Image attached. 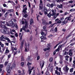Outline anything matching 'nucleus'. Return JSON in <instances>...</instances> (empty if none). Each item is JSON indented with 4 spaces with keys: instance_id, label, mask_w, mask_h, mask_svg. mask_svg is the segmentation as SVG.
<instances>
[{
    "instance_id": "obj_57",
    "label": "nucleus",
    "mask_w": 75,
    "mask_h": 75,
    "mask_svg": "<svg viewBox=\"0 0 75 75\" xmlns=\"http://www.w3.org/2000/svg\"><path fill=\"white\" fill-rule=\"evenodd\" d=\"M17 51H16L14 52V55H15L16 54H17Z\"/></svg>"
},
{
    "instance_id": "obj_22",
    "label": "nucleus",
    "mask_w": 75,
    "mask_h": 75,
    "mask_svg": "<svg viewBox=\"0 0 75 75\" xmlns=\"http://www.w3.org/2000/svg\"><path fill=\"white\" fill-rule=\"evenodd\" d=\"M49 61L50 62H52V61H53V59L52 58H50L49 59Z\"/></svg>"
},
{
    "instance_id": "obj_29",
    "label": "nucleus",
    "mask_w": 75,
    "mask_h": 75,
    "mask_svg": "<svg viewBox=\"0 0 75 75\" xmlns=\"http://www.w3.org/2000/svg\"><path fill=\"white\" fill-rule=\"evenodd\" d=\"M31 64H32L31 63H30L29 62H28L27 63V65H28V66H29V65H31Z\"/></svg>"
},
{
    "instance_id": "obj_19",
    "label": "nucleus",
    "mask_w": 75,
    "mask_h": 75,
    "mask_svg": "<svg viewBox=\"0 0 75 75\" xmlns=\"http://www.w3.org/2000/svg\"><path fill=\"white\" fill-rule=\"evenodd\" d=\"M50 47H48V48H46L44 49V51H47V50H49L50 49Z\"/></svg>"
},
{
    "instance_id": "obj_13",
    "label": "nucleus",
    "mask_w": 75,
    "mask_h": 75,
    "mask_svg": "<svg viewBox=\"0 0 75 75\" xmlns=\"http://www.w3.org/2000/svg\"><path fill=\"white\" fill-rule=\"evenodd\" d=\"M28 57L27 59V60L29 62H31L32 61V59H31V57L28 56Z\"/></svg>"
},
{
    "instance_id": "obj_45",
    "label": "nucleus",
    "mask_w": 75,
    "mask_h": 75,
    "mask_svg": "<svg viewBox=\"0 0 75 75\" xmlns=\"http://www.w3.org/2000/svg\"><path fill=\"white\" fill-rule=\"evenodd\" d=\"M27 10V7H25V8H23V10Z\"/></svg>"
},
{
    "instance_id": "obj_24",
    "label": "nucleus",
    "mask_w": 75,
    "mask_h": 75,
    "mask_svg": "<svg viewBox=\"0 0 75 75\" xmlns=\"http://www.w3.org/2000/svg\"><path fill=\"white\" fill-rule=\"evenodd\" d=\"M74 11H75V9L74 8H72L70 10V11H71V12Z\"/></svg>"
},
{
    "instance_id": "obj_44",
    "label": "nucleus",
    "mask_w": 75,
    "mask_h": 75,
    "mask_svg": "<svg viewBox=\"0 0 75 75\" xmlns=\"http://www.w3.org/2000/svg\"><path fill=\"white\" fill-rule=\"evenodd\" d=\"M2 11H3V12L4 13L6 12V10L5 9H2Z\"/></svg>"
},
{
    "instance_id": "obj_34",
    "label": "nucleus",
    "mask_w": 75,
    "mask_h": 75,
    "mask_svg": "<svg viewBox=\"0 0 75 75\" xmlns=\"http://www.w3.org/2000/svg\"><path fill=\"white\" fill-rule=\"evenodd\" d=\"M47 7H50V4H48L47 5Z\"/></svg>"
},
{
    "instance_id": "obj_31",
    "label": "nucleus",
    "mask_w": 75,
    "mask_h": 75,
    "mask_svg": "<svg viewBox=\"0 0 75 75\" xmlns=\"http://www.w3.org/2000/svg\"><path fill=\"white\" fill-rule=\"evenodd\" d=\"M4 39V35H2L0 38V39L2 40V39Z\"/></svg>"
},
{
    "instance_id": "obj_5",
    "label": "nucleus",
    "mask_w": 75,
    "mask_h": 75,
    "mask_svg": "<svg viewBox=\"0 0 75 75\" xmlns=\"http://www.w3.org/2000/svg\"><path fill=\"white\" fill-rule=\"evenodd\" d=\"M43 29H45V31L46 32L45 33H44L43 32H42L41 33V34L42 35H44V36H46V34H47V30L46 29V27L45 26L43 27Z\"/></svg>"
},
{
    "instance_id": "obj_17",
    "label": "nucleus",
    "mask_w": 75,
    "mask_h": 75,
    "mask_svg": "<svg viewBox=\"0 0 75 75\" xmlns=\"http://www.w3.org/2000/svg\"><path fill=\"white\" fill-rule=\"evenodd\" d=\"M67 21H62V25H64V24H67Z\"/></svg>"
},
{
    "instance_id": "obj_53",
    "label": "nucleus",
    "mask_w": 75,
    "mask_h": 75,
    "mask_svg": "<svg viewBox=\"0 0 75 75\" xmlns=\"http://www.w3.org/2000/svg\"><path fill=\"white\" fill-rule=\"evenodd\" d=\"M69 3H73V1H69Z\"/></svg>"
},
{
    "instance_id": "obj_38",
    "label": "nucleus",
    "mask_w": 75,
    "mask_h": 75,
    "mask_svg": "<svg viewBox=\"0 0 75 75\" xmlns=\"http://www.w3.org/2000/svg\"><path fill=\"white\" fill-rule=\"evenodd\" d=\"M42 24H44V23H45V20H42Z\"/></svg>"
},
{
    "instance_id": "obj_33",
    "label": "nucleus",
    "mask_w": 75,
    "mask_h": 75,
    "mask_svg": "<svg viewBox=\"0 0 75 75\" xmlns=\"http://www.w3.org/2000/svg\"><path fill=\"white\" fill-rule=\"evenodd\" d=\"M23 44H21V47H20L21 50L23 49Z\"/></svg>"
},
{
    "instance_id": "obj_25",
    "label": "nucleus",
    "mask_w": 75,
    "mask_h": 75,
    "mask_svg": "<svg viewBox=\"0 0 75 75\" xmlns=\"http://www.w3.org/2000/svg\"><path fill=\"white\" fill-rule=\"evenodd\" d=\"M9 13V12H7V13H6L5 14V16L6 17L7 16V14Z\"/></svg>"
},
{
    "instance_id": "obj_36",
    "label": "nucleus",
    "mask_w": 75,
    "mask_h": 75,
    "mask_svg": "<svg viewBox=\"0 0 75 75\" xmlns=\"http://www.w3.org/2000/svg\"><path fill=\"white\" fill-rule=\"evenodd\" d=\"M23 12L24 14H25L27 13V11L25 10H23Z\"/></svg>"
},
{
    "instance_id": "obj_11",
    "label": "nucleus",
    "mask_w": 75,
    "mask_h": 75,
    "mask_svg": "<svg viewBox=\"0 0 75 75\" xmlns=\"http://www.w3.org/2000/svg\"><path fill=\"white\" fill-rule=\"evenodd\" d=\"M66 20L67 22H68V21H70L71 20V17H67L65 18V20Z\"/></svg>"
},
{
    "instance_id": "obj_15",
    "label": "nucleus",
    "mask_w": 75,
    "mask_h": 75,
    "mask_svg": "<svg viewBox=\"0 0 75 75\" xmlns=\"http://www.w3.org/2000/svg\"><path fill=\"white\" fill-rule=\"evenodd\" d=\"M57 7L58 8H62V5L60 4V5H57Z\"/></svg>"
},
{
    "instance_id": "obj_54",
    "label": "nucleus",
    "mask_w": 75,
    "mask_h": 75,
    "mask_svg": "<svg viewBox=\"0 0 75 75\" xmlns=\"http://www.w3.org/2000/svg\"><path fill=\"white\" fill-rule=\"evenodd\" d=\"M27 16H28V15L27 14H25L24 16V17H27Z\"/></svg>"
},
{
    "instance_id": "obj_55",
    "label": "nucleus",
    "mask_w": 75,
    "mask_h": 75,
    "mask_svg": "<svg viewBox=\"0 0 75 75\" xmlns=\"http://www.w3.org/2000/svg\"><path fill=\"white\" fill-rule=\"evenodd\" d=\"M68 14V13L67 12H66L64 14V16H65L66 15H67V14Z\"/></svg>"
},
{
    "instance_id": "obj_1",
    "label": "nucleus",
    "mask_w": 75,
    "mask_h": 75,
    "mask_svg": "<svg viewBox=\"0 0 75 75\" xmlns=\"http://www.w3.org/2000/svg\"><path fill=\"white\" fill-rule=\"evenodd\" d=\"M24 20L25 21V26H23V29L25 32L29 33L30 32V30L28 29L27 30H26L27 28H28V23L27 21H26L25 19H24Z\"/></svg>"
},
{
    "instance_id": "obj_61",
    "label": "nucleus",
    "mask_w": 75,
    "mask_h": 75,
    "mask_svg": "<svg viewBox=\"0 0 75 75\" xmlns=\"http://www.w3.org/2000/svg\"><path fill=\"white\" fill-rule=\"evenodd\" d=\"M39 13L41 16H42V13L41 12H39Z\"/></svg>"
},
{
    "instance_id": "obj_6",
    "label": "nucleus",
    "mask_w": 75,
    "mask_h": 75,
    "mask_svg": "<svg viewBox=\"0 0 75 75\" xmlns=\"http://www.w3.org/2000/svg\"><path fill=\"white\" fill-rule=\"evenodd\" d=\"M45 63V62L44 61H41L40 63V66L41 68V69H42V68L44 67V64Z\"/></svg>"
},
{
    "instance_id": "obj_58",
    "label": "nucleus",
    "mask_w": 75,
    "mask_h": 75,
    "mask_svg": "<svg viewBox=\"0 0 75 75\" xmlns=\"http://www.w3.org/2000/svg\"><path fill=\"white\" fill-rule=\"evenodd\" d=\"M44 38V37L43 36H42L40 37V38L41 39V40H42V39H43V38Z\"/></svg>"
},
{
    "instance_id": "obj_40",
    "label": "nucleus",
    "mask_w": 75,
    "mask_h": 75,
    "mask_svg": "<svg viewBox=\"0 0 75 75\" xmlns=\"http://www.w3.org/2000/svg\"><path fill=\"white\" fill-rule=\"evenodd\" d=\"M54 31L55 32H57V28L56 27L54 29Z\"/></svg>"
},
{
    "instance_id": "obj_39",
    "label": "nucleus",
    "mask_w": 75,
    "mask_h": 75,
    "mask_svg": "<svg viewBox=\"0 0 75 75\" xmlns=\"http://www.w3.org/2000/svg\"><path fill=\"white\" fill-rule=\"evenodd\" d=\"M46 75H50V74L49 73V72L48 71H47L46 72Z\"/></svg>"
},
{
    "instance_id": "obj_21",
    "label": "nucleus",
    "mask_w": 75,
    "mask_h": 75,
    "mask_svg": "<svg viewBox=\"0 0 75 75\" xmlns=\"http://www.w3.org/2000/svg\"><path fill=\"white\" fill-rule=\"evenodd\" d=\"M62 47V45H60L58 46V48L60 49H61V50H62V48H61Z\"/></svg>"
},
{
    "instance_id": "obj_12",
    "label": "nucleus",
    "mask_w": 75,
    "mask_h": 75,
    "mask_svg": "<svg viewBox=\"0 0 75 75\" xmlns=\"http://www.w3.org/2000/svg\"><path fill=\"white\" fill-rule=\"evenodd\" d=\"M20 39L19 40L20 41H21L22 40V37H23V34L21 35V33H19V34Z\"/></svg>"
},
{
    "instance_id": "obj_37",
    "label": "nucleus",
    "mask_w": 75,
    "mask_h": 75,
    "mask_svg": "<svg viewBox=\"0 0 75 75\" xmlns=\"http://www.w3.org/2000/svg\"><path fill=\"white\" fill-rule=\"evenodd\" d=\"M70 72H73V68H71L70 70Z\"/></svg>"
},
{
    "instance_id": "obj_10",
    "label": "nucleus",
    "mask_w": 75,
    "mask_h": 75,
    "mask_svg": "<svg viewBox=\"0 0 75 75\" xmlns=\"http://www.w3.org/2000/svg\"><path fill=\"white\" fill-rule=\"evenodd\" d=\"M28 68H29L28 69V71L29 72V74H31V72H32V71L31 70V67L30 66H28Z\"/></svg>"
},
{
    "instance_id": "obj_20",
    "label": "nucleus",
    "mask_w": 75,
    "mask_h": 75,
    "mask_svg": "<svg viewBox=\"0 0 75 75\" xmlns=\"http://www.w3.org/2000/svg\"><path fill=\"white\" fill-rule=\"evenodd\" d=\"M21 61H24V58L23 56H22L21 57Z\"/></svg>"
},
{
    "instance_id": "obj_41",
    "label": "nucleus",
    "mask_w": 75,
    "mask_h": 75,
    "mask_svg": "<svg viewBox=\"0 0 75 75\" xmlns=\"http://www.w3.org/2000/svg\"><path fill=\"white\" fill-rule=\"evenodd\" d=\"M40 58V57L39 56H38L37 57V60H39Z\"/></svg>"
},
{
    "instance_id": "obj_48",
    "label": "nucleus",
    "mask_w": 75,
    "mask_h": 75,
    "mask_svg": "<svg viewBox=\"0 0 75 75\" xmlns=\"http://www.w3.org/2000/svg\"><path fill=\"white\" fill-rule=\"evenodd\" d=\"M60 20H61L62 21H63L64 20V18H60Z\"/></svg>"
},
{
    "instance_id": "obj_18",
    "label": "nucleus",
    "mask_w": 75,
    "mask_h": 75,
    "mask_svg": "<svg viewBox=\"0 0 75 75\" xmlns=\"http://www.w3.org/2000/svg\"><path fill=\"white\" fill-rule=\"evenodd\" d=\"M28 51H29V48H28L27 47H25V52H28Z\"/></svg>"
},
{
    "instance_id": "obj_64",
    "label": "nucleus",
    "mask_w": 75,
    "mask_h": 75,
    "mask_svg": "<svg viewBox=\"0 0 75 75\" xmlns=\"http://www.w3.org/2000/svg\"><path fill=\"white\" fill-rule=\"evenodd\" d=\"M11 57V54H9L8 55V58H10Z\"/></svg>"
},
{
    "instance_id": "obj_4",
    "label": "nucleus",
    "mask_w": 75,
    "mask_h": 75,
    "mask_svg": "<svg viewBox=\"0 0 75 75\" xmlns=\"http://www.w3.org/2000/svg\"><path fill=\"white\" fill-rule=\"evenodd\" d=\"M6 70L8 72V73H9V74H10V72H11V68H10V64H8L7 67H6Z\"/></svg>"
},
{
    "instance_id": "obj_35",
    "label": "nucleus",
    "mask_w": 75,
    "mask_h": 75,
    "mask_svg": "<svg viewBox=\"0 0 75 75\" xmlns=\"http://www.w3.org/2000/svg\"><path fill=\"white\" fill-rule=\"evenodd\" d=\"M60 50V49H59L58 48L56 50V52H58Z\"/></svg>"
},
{
    "instance_id": "obj_16",
    "label": "nucleus",
    "mask_w": 75,
    "mask_h": 75,
    "mask_svg": "<svg viewBox=\"0 0 75 75\" xmlns=\"http://www.w3.org/2000/svg\"><path fill=\"white\" fill-rule=\"evenodd\" d=\"M34 22V21H33V19L32 18H31L30 19V25H31L33 23V22Z\"/></svg>"
},
{
    "instance_id": "obj_49",
    "label": "nucleus",
    "mask_w": 75,
    "mask_h": 75,
    "mask_svg": "<svg viewBox=\"0 0 75 75\" xmlns=\"http://www.w3.org/2000/svg\"><path fill=\"white\" fill-rule=\"evenodd\" d=\"M62 23V22L61 21H58L57 22V23H59V24H60V23Z\"/></svg>"
},
{
    "instance_id": "obj_9",
    "label": "nucleus",
    "mask_w": 75,
    "mask_h": 75,
    "mask_svg": "<svg viewBox=\"0 0 75 75\" xmlns=\"http://www.w3.org/2000/svg\"><path fill=\"white\" fill-rule=\"evenodd\" d=\"M48 10L46 8H45L44 10V14L45 15H47L48 14Z\"/></svg>"
},
{
    "instance_id": "obj_30",
    "label": "nucleus",
    "mask_w": 75,
    "mask_h": 75,
    "mask_svg": "<svg viewBox=\"0 0 75 75\" xmlns=\"http://www.w3.org/2000/svg\"><path fill=\"white\" fill-rule=\"evenodd\" d=\"M10 23L11 24H14L13 21H10Z\"/></svg>"
},
{
    "instance_id": "obj_60",
    "label": "nucleus",
    "mask_w": 75,
    "mask_h": 75,
    "mask_svg": "<svg viewBox=\"0 0 75 75\" xmlns=\"http://www.w3.org/2000/svg\"><path fill=\"white\" fill-rule=\"evenodd\" d=\"M54 18H57V16L56 15H54Z\"/></svg>"
},
{
    "instance_id": "obj_7",
    "label": "nucleus",
    "mask_w": 75,
    "mask_h": 75,
    "mask_svg": "<svg viewBox=\"0 0 75 75\" xmlns=\"http://www.w3.org/2000/svg\"><path fill=\"white\" fill-rule=\"evenodd\" d=\"M73 50L72 49H70L69 51V54L70 56H72L73 55V52H72Z\"/></svg>"
},
{
    "instance_id": "obj_50",
    "label": "nucleus",
    "mask_w": 75,
    "mask_h": 75,
    "mask_svg": "<svg viewBox=\"0 0 75 75\" xmlns=\"http://www.w3.org/2000/svg\"><path fill=\"white\" fill-rule=\"evenodd\" d=\"M52 23V22L50 21L49 22V23L47 24V23H46V24H51Z\"/></svg>"
},
{
    "instance_id": "obj_51",
    "label": "nucleus",
    "mask_w": 75,
    "mask_h": 75,
    "mask_svg": "<svg viewBox=\"0 0 75 75\" xmlns=\"http://www.w3.org/2000/svg\"><path fill=\"white\" fill-rule=\"evenodd\" d=\"M3 64H0V68H3Z\"/></svg>"
},
{
    "instance_id": "obj_14",
    "label": "nucleus",
    "mask_w": 75,
    "mask_h": 75,
    "mask_svg": "<svg viewBox=\"0 0 75 75\" xmlns=\"http://www.w3.org/2000/svg\"><path fill=\"white\" fill-rule=\"evenodd\" d=\"M9 52V50H8V48H6V52H5V54H6L7 53H8Z\"/></svg>"
},
{
    "instance_id": "obj_62",
    "label": "nucleus",
    "mask_w": 75,
    "mask_h": 75,
    "mask_svg": "<svg viewBox=\"0 0 75 75\" xmlns=\"http://www.w3.org/2000/svg\"><path fill=\"white\" fill-rule=\"evenodd\" d=\"M1 46L2 48H3V47H4V44H2L1 45Z\"/></svg>"
},
{
    "instance_id": "obj_42",
    "label": "nucleus",
    "mask_w": 75,
    "mask_h": 75,
    "mask_svg": "<svg viewBox=\"0 0 75 75\" xmlns=\"http://www.w3.org/2000/svg\"><path fill=\"white\" fill-rule=\"evenodd\" d=\"M75 43H71L70 44V45H71V46H72L73 45H75Z\"/></svg>"
},
{
    "instance_id": "obj_47",
    "label": "nucleus",
    "mask_w": 75,
    "mask_h": 75,
    "mask_svg": "<svg viewBox=\"0 0 75 75\" xmlns=\"http://www.w3.org/2000/svg\"><path fill=\"white\" fill-rule=\"evenodd\" d=\"M30 41H31L33 40V36H31L30 38Z\"/></svg>"
},
{
    "instance_id": "obj_43",
    "label": "nucleus",
    "mask_w": 75,
    "mask_h": 75,
    "mask_svg": "<svg viewBox=\"0 0 75 75\" xmlns=\"http://www.w3.org/2000/svg\"><path fill=\"white\" fill-rule=\"evenodd\" d=\"M53 6H54V4H50V7H51L52 8Z\"/></svg>"
},
{
    "instance_id": "obj_63",
    "label": "nucleus",
    "mask_w": 75,
    "mask_h": 75,
    "mask_svg": "<svg viewBox=\"0 0 75 75\" xmlns=\"http://www.w3.org/2000/svg\"><path fill=\"white\" fill-rule=\"evenodd\" d=\"M67 52H65L64 53V55H67Z\"/></svg>"
},
{
    "instance_id": "obj_46",
    "label": "nucleus",
    "mask_w": 75,
    "mask_h": 75,
    "mask_svg": "<svg viewBox=\"0 0 75 75\" xmlns=\"http://www.w3.org/2000/svg\"><path fill=\"white\" fill-rule=\"evenodd\" d=\"M23 73H22V75H24L25 73H24V70H23Z\"/></svg>"
},
{
    "instance_id": "obj_32",
    "label": "nucleus",
    "mask_w": 75,
    "mask_h": 75,
    "mask_svg": "<svg viewBox=\"0 0 75 75\" xmlns=\"http://www.w3.org/2000/svg\"><path fill=\"white\" fill-rule=\"evenodd\" d=\"M45 56L46 57H48L49 56V54L48 53H46L45 54Z\"/></svg>"
},
{
    "instance_id": "obj_26",
    "label": "nucleus",
    "mask_w": 75,
    "mask_h": 75,
    "mask_svg": "<svg viewBox=\"0 0 75 75\" xmlns=\"http://www.w3.org/2000/svg\"><path fill=\"white\" fill-rule=\"evenodd\" d=\"M3 6L4 7H6V8H7L8 7V6H7L6 5V4H3Z\"/></svg>"
},
{
    "instance_id": "obj_23",
    "label": "nucleus",
    "mask_w": 75,
    "mask_h": 75,
    "mask_svg": "<svg viewBox=\"0 0 75 75\" xmlns=\"http://www.w3.org/2000/svg\"><path fill=\"white\" fill-rule=\"evenodd\" d=\"M24 65V62H22L21 63V67H23Z\"/></svg>"
},
{
    "instance_id": "obj_2",
    "label": "nucleus",
    "mask_w": 75,
    "mask_h": 75,
    "mask_svg": "<svg viewBox=\"0 0 75 75\" xmlns=\"http://www.w3.org/2000/svg\"><path fill=\"white\" fill-rule=\"evenodd\" d=\"M1 26L2 28H4V29H2L1 30V33H4V34H8L9 33V32L8 31V30H7V28L5 25H3L2 24H1Z\"/></svg>"
},
{
    "instance_id": "obj_27",
    "label": "nucleus",
    "mask_w": 75,
    "mask_h": 75,
    "mask_svg": "<svg viewBox=\"0 0 75 75\" xmlns=\"http://www.w3.org/2000/svg\"><path fill=\"white\" fill-rule=\"evenodd\" d=\"M8 61H6L5 63V65H7V64H8Z\"/></svg>"
},
{
    "instance_id": "obj_3",
    "label": "nucleus",
    "mask_w": 75,
    "mask_h": 75,
    "mask_svg": "<svg viewBox=\"0 0 75 75\" xmlns=\"http://www.w3.org/2000/svg\"><path fill=\"white\" fill-rule=\"evenodd\" d=\"M51 11L52 13L51 14L50 13H49L47 15V16L49 18H50L51 16H54V15H56V13L55 12H56V10L52 9Z\"/></svg>"
},
{
    "instance_id": "obj_8",
    "label": "nucleus",
    "mask_w": 75,
    "mask_h": 75,
    "mask_svg": "<svg viewBox=\"0 0 75 75\" xmlns=\"http://www.w3.org/2000/svg\"><path fill=\"white\" fill-rule=\"evenodd\" d=\"M4 39L7 40L8 42H11V41L10 40V39H9L7 38L6 36L4 37Z\"/></svg>"
},
{
    "instance_id": "obj_28",
    "label": "nucleus",
    "mask_w": 75,
    "mask_h": 75,
    "mask_svg": "<svg viewBox=\"0 0 75 75\" xmlns=\"http://www.w3.org/2000/svg\"><path fill=\"white\" fill-rule=\"evenodd\" d=\"M68 65H67L66 67V69L67 71H68L69 70V68L67 67Z\"/></svg>"
},
{
    "instance_id": "obj_59",
    "label": "nucleus",
    "mask_w": 75,
    "mask_h": 75,
    "mask_svg": "<svg viewBox=\"0 0 75 75\" xmlns=\"http://www.w3.org/2000/svg\"><path fill=\"white\" fill-rule=\"evenodd\" d=\"M10 33L11 34H12V35H14V33H13V32L11 31H10Z\"/></svg>"
},
{
    "instance_id": "obj_56",
    "label": "nucleus",
    "mask_w": 75,
    "mask_h": 75,
    "mask_svg": "<svg viewBox=\"0 0 75 75\" xmlns=\"http://www.w3.org/2000/svg\"><path fill=\"white\" fill-rule=\"evenodd\" d=\"M12 32H13V33H16V30H12Z\"/></svg>"
},
{
    "instance_id": "obj_52",
    "label": "nucleus",
    "mask_w": 75,
    "mask_h": 75,
    "mask_svg": "<svg viewBox=\"0 0 75 75\" xmlns=\"http://www.w3.org/2000/svg\"><path fill=\"white\" fill-rule=\"evenodd\" d=\"M40 7H43V5H42V4H40Z\"/></svg>"
}]
</instances>
